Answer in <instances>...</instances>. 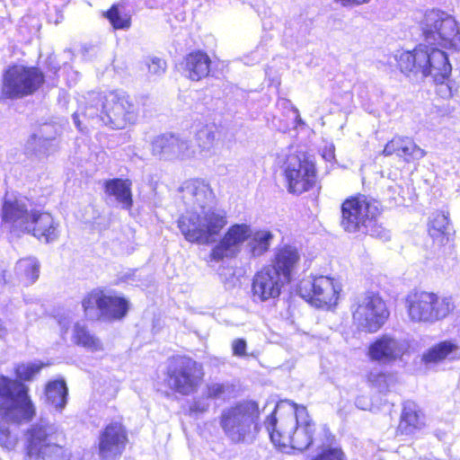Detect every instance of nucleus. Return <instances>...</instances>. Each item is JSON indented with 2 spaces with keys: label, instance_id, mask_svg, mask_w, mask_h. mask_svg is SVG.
Returning a JSON list of instances; mask_svg holds the SVG:
<instances>
[{
  "label": "nucleus",
  "instance_id": "f257e3e1",
  "mask_svg": "<svg viewBox=\"0 0 460 460\" xmlns=\"http://www.w3.org/2000/svg\"><path fill=\"white\" fill-rule=\"evenodd\" d=\"M180 192L185 211L177 225L185 240L203 245L214 243L228 220L225 209L213 206L215 195L208 182L199 178L187 180Z\"/></svg>",
  "mask_w": 460,
  "mask_h": 460
},
{
  "label": "nucleus",
  "instance_id": "f03ea898",
  "mask_svg": "<svg viewBox=\"0 0 460 460\" xmlns=\"http://www.w3.org/2000/svg\"><path fill=\"white\" fill-rule=\"evenodd\" d=\"M271 442L281 451H303L313 442L315 423L304 405L281 401L265 421Z\"/></svg>",
  "mask_w": 460,
  "mask_h": 460
},
{
  "label": "nucleus",
  "instance_id": "7ed1b4c3",
  "mask_svg": "<svg viewBox=\"0 0 460 460\" xmlns=\"http://www.w3.org/2000/svg\"><path fill=\"white\" fill-rule=\"evenodd\" d=\"M397 64L403 73L414 76H431L437 84V93L443 99H449L457 92L456 82L449 79L452 66L445 51L417 46L412 51H398Z\"/></svg>",
  "mask_w": 460,
  "mask_h": 460
},
{
  "label": "nucleus",
  "instance_id": "20e7f679",
  "mask_svg": "<svg viewBox=\"0 0 460 460\" xmlns=\"http://www.w3.org/2000/svg\"><path fill=\"white\" fill-rule=\"evenodd\" d=\"M36 409L28 395V387L22 383L0 376V447L12 451L18 445V436L10 429V424L30 421Z\"/></svg>",
  "mask_w": 460,
  "mask_h": 460
},
{
  "label": "nucleus",
  "instance_id": "39448f33",
  "mask_svg": "<svg viewBox=\"0 0 460 460\" xmlns=\"http://www.w3.org/2000/svg\"><path fill=\"white\" fill-rule=\"evenodd\" d=\"M3 225L13 232L32 234L46 243L58 239L59 224L51 214L37 209H29L28 201L22 196L7 192L2 207Z\"/></svg>",
  "mask_w": 460,
  "mask_h": 460
},
{
  "label": "nucleus",
  "instance_id": "423d86ee",
  "mask_svg": "<svg viewBox=\"0 0 460 460\" xmlns=\"http://www.w3.org/2000/svg\"><path fill=\"white\" fill-rule=\"evenodd\" d=\"M80 115L96 122L100 121L111 128L120 129L136 122L137 110L129 96L123 92L92 93L88 95L84 111L73 116L78 129L83 130Z\"/></svg>",
  "mask_w": 460,
  "mask_h": 460
},
{
  "label": "nucleus",
  "instance_id": "0eeeda50",
  "mask_svg": "<svg viewBox=\"0 0 460 460\" xmlns=\"http://www.w3.org/2000/svg\"><path fill=\"white\" fill-rule=\"evenodd\" d=\"M420 28L424 43L419 46L460 49V23L451 14L438 9L429 10L420 22Z\"/></svg>",
  "mask_w": 460,
  "mask_h": 460
},
{
  "label": "nucleus",
  "instance_id": "6e6552de",
  "mask_svg": "<svg viewBox=\"0 0 460 460\" xmlns=\"http://www.w3.org/2000/svg\"><path fill=\"white\" fill-rule=\"evenodd\" d=\"M260 411L258 404L245 401L225 408L219 416V426L225 436L234 443L252 439L257 431Z\"/></svg>",
  "mask_w": 460,
  "mask_h": 460
},
{
  "label": "nucleus",
  "instance_id": "1a4fd4ad",
  "mask_svg": "<svg viewBox=\"0 0 460 460\" xmlns=\"http://www.w3.org/2000/svg\"><path fill=\"white\" fill-rule=\"evenodd\" d=\"M277 164L283 169L288 190L290 193L301 194L314 185L315 164L306 154L297 152L290 146L288 150L278 154Z\"/></svg>",
  "mask_w": 460,
  "mask_h": 460
},
{
  "label": "nucleus",
  "instance_id": "9d476101",
  "mask_svg": "<svg viewBox=\"0 0 460 460\" xmlns=\"http://www.w3.org/2000/svg\"><path fill=\"white\" fill-rule=\"evenodd\" d=\"M405 308L411 323L431 324L446 318L453 311L454 304L450 297L414 291L407 295Z\"/></svg>",
  "mask_w": 460,
  "mask_h": 460
},
{
  "label": "nucleus",
  "instance_id": "9b49d317",
  "mask_svg": "<svg viewBox=\"0 0 460 460\" xmlns=\"http://www.w3.org/2000/svg\"><path fill=\"white\" fill-rule=\"evenodd\" d=\"M62 432L48 420H40L24 433L25 456L29 460H50L61 455Z\"/></svg>",
  "mask_w": 460,
  "mask_h": 460
},
{
  "label": "nucleus",
  "instance_id": "f8f14e48",
  "mask_svg": "<svg viewBox=\"0 0 460 460\" xmlns=\"http://www.w3.org/2000/svg\"><path fill=\"white\" fill-rule=\"evenodd\" d=\"M168 385L176 393L189 395L200 386L204 370L200 363L189 357H174L167 366Z\"/></svg>",
  "mask_w": 460,
  "mask_h": 460
},
{
  "label": "nucleus",
  "instance_id": "ddd939ff",
  "mask_svg": "<svg viewBox=\"0 0 460 460\" xmlns=\"http://www.w3.org/2000/svg\"><path fill=\"white\" fill-rule=\"evenodd\" d=\"M341 285L330 276H314L299 285L301 296L313 306L330 309L338 304Z\"/></svg>",
  "mask_w": 460,
  "mask_h": 460
},
{
  "label": "nucleus",
  "instance_id": "4468645a",
  "mask_svg": "<svg viewBox=\"0 0 460 460\" xmlns=\"http://www.w3.org/2000/svg\"><path fill=\"white\" fill-rule=\"evenodd\" d=\"M389 316L385 301L377 294L368 292L358 298L352 313L358 329L367 332H377Z\"/></svg>",
  "mask_w": 460,
  "mask_h": 460
},
{
  "label": "nucleus",
  "instance_id": "2eb2a0df",
  "mask_svg": "<svg viewBox=\"0 0 460 460\" xmlns=\"http://www.w3.org/2000/svg\"><path fill=\"white\" fill-rule=\"evenodd\" d=\"M82 305L86 316L91 319L103 317L107 320H119L129 308L124 297L102 290L89 293L82 301Z\"/></svg>",
  "mask_w": 460,
  "mask_h": 460
},
{
  "label": "nucleus",
  "instance_id": "dca6fc26",
  "mask_svg": "<svg viewBox=\"0 0 460 460\" xmlns=\"http://www.w3.org/2000/svg\"><path fill=\"white\" fill-rule=\"evenodd\" d=\"M378 214L377 206L365 196L346 199L341 204V227L349 233L362 231Z\"/></svg>",
  "mask_w": 460,
  "mask_h": 460
},
{
  "label": "nucleus",
  "instance_id": "f3484780",
  "mask_svg": "<svg viewBox=\"0 0 460 460\" xmlns=\"http://www.w3.org/2000/svg\"><path fill=\"white\" fill-rule=\"evenodd\" d=\"M43 74L36 67L13 66L4 75L3 94L18 98L36 91L43 83Z\"/></svg>",
  "mask_w": 460,
  "mask_h": 460
},
{
  "label": "nucleus",
  "instance_id": "a211bd4d",
  "mask_svg": "<svg viewBox=\"0 0 460 460\" xmlns=\"http://www.w3.org/2000/svg\"><path fill=\"white\" fill-rule=\"evenodd\" d=\"M410 348L411 344L407 339L386 333L376 338L368 346L367 356L372 361L390 365L402 360L409 354Z\"/></svg>",
  "mask_w": 460,
  "mask_h": 460
},
{
  "label": "nucleus",
  "instance_id": "6ab92c4d",
  "mask_svg": "<svg viewBox=\"0 0 460 460\" xmlns=\"http://www.w3.org/2000/svg\"><path fill=\"white\" fill-rule=\"evenodd\" d=\"M252 234V226L247 223H236L230 226L218 243L212 248L210 258L219 261L236 257L243 246L247 244Z\"/></svg>",
  "mask_w": 460,
  "mask_h": 460
},
{
  "label": "nucleus",
  "instance_id": "aec40b11",
  "mask_svg": "<svg viewBox=\"0 0 460 460\" xmlns=\"http://www.w3.org/2000/svg\"><path fill=\"white\" fill-rule=\"evenodd\" d=\"M289 282L276 269L269 266L257 272L252 281V293L255 298L266 301L280 295L283 286Z\"/></svg>",
  "mask_w": 460,
  "mask_h": 460
},
{
  "label": "nucleus",
  "instance_id": "412c9836",
  "mask_svg": "<svg viewBox=\"0 0 460 460\" xmlns=\"http://www.w3.org/2000/svg\"><path fill=\"white\" fill-rule=\"evenodd\" d=\"M128 441L127 432L119 422L106 426L99 438V456L102 460H115L119 457Z\"/></svg>",
  "mask_w": 460,
  "mask_h": 460
},
{
  "label": "nucleus",
  "instance_id": "4be33fe9",
  "mask_svg": "<svg viewBox=\"0 0 460 460\" xmlns=\"http://www.w3.org/2000/svg\"><path fill=\"white\" fill-rule=\"evenodd\" d=\"M383 154L385 156L395 155L410 163L420 160L426 155L425 150L420 148L412 139L396 136L385 146Z\"/></svg>",
  "mask_w": 460,
  "mask_h": 460
},
{
  "label": "nucleus",
  "instance_id": "5701e85b",
  "mask_svg": "<svg viewBox=\"0 0 460 460\" xmlns=\"http://www.w3.org/2000/svg\"><path fill=\"white\" fill-rule=\"evenodd\" d=\"M300 261V253L296 247L283 245L275 251L272 264L269 267L274 268L279 274L290 281L292 273L296 270Z\"/></svg>",
  "mask_w": 460,
  "mask_h": 460
},
{
  "label": "nucleus",
  "instance_id": "b1692460",
  "mask_svg": "<svg viewBox=\"0 0 460 460\" xmlns=\"http://www.w3.org/2000/svg\"><path fill=\"white\" fill-rule=\"evenodd\" d=\"M210 64V58L205 52H191L185 57L182 63L183 73L189 79L199 81L208 75Z\"/></svg>",
  "mask_w": 460,
  "mask_h": 460
},
{
  "label": "nucleus",
  "instance_id": "393cba45",
  "mask_svg": "<svg viewBox=\"0 0 460 460\" xmlns=\"http://www.w3.org/2000/svg\"><path fill=\"white\" fill-rule=\"evenodd\" d=\"M71 342L92 353L104 350L102 341L88 327L81 323H75L72 328Z\"/></svg>",
  "mask_w": 460,
  "mask_h": 460
},
{
  "label": "nucleus",
  "instance_id": "a878e982",
  "mask_svg": "<svg viewBox=\"0 0 460 460\" xmlns=\"http://www.w3.org/2000/svg\"><path fill=\"white\" fill-rule=\"evenodd\" d=\"M424 416L414 402H406L401 415L398 431L401 434H413L424 427Z\"/></svg>",
  "mask_w": 460,
  "mask_h": 460
},
{
  "label": "nucleus",
  "instance_id": "bb28decb",
  "mask_svg": "<svg viewBox=\"0 0 460 460\" xmlns=\"http://www.w3.org/2000/svg\"><path fill=\"white\" fill-rule=\"evenodd\" d=\"M252 234L248 238L246 251L252 258H258L265 254L270 248L274 240V234L267 228H256L252 226Z\"/></svg>",
  "mask_w": 460,
  "mask_h": 460
},
{
  "label": "nucleus",
  "instance_id": "cd10ccee",
  "mask_svg": "<svg viewBox=\"0 0 460 460\" xmlns=\"http://www.w3.org/2000/svg\"><path fill=\"white\" fill-rule=\"evenodd\" d=\"M105 192L113 197L125 209L132 207L131 182L128 180L113 179L106 181Z\"/></svg>",
  "mask_w": 460,
  "mask_h": 460
},
{
  "label": "nucleus",
  "instance_id": "c85d7f7f",
  "mask_svg": "<svg viewBox=\"0 0 460 460\" xmlns=\"http://www.w3.org/2000/svg\"><path fill=\"white\" fill-rule=\"evenodd\" d=\"M199 128L195 134V140L198 146V156L205 158L211 155V151L215 146L216 132L214 124H199Z\"/></svg>",
  "mask_w": 460,
  "mask_h": 460
},
{
  "label": "nucleus",
  "instance_id": "c756f323",
  "mask_svg": "<svg viewBox=\"0 0 460 460\" xmlns=\"http://www.w3.org/2000/svg\"><path fill=\"white\" fill-rule=\"evenodd\" d=\"M459 349L458 345L453 341H441L422 354L421 360L425 364L438 363L447 358H454Z\"/></svg>",
  "mask_w": 460,
  "mask_h": 460
},
{
  "label": "nucleus",
  "instance_id": "7c9ffc66",
  "mask_svg": "<svg viewBox=\"0 0 460 460\" xmlns=\"http://www.w3.org/2000/svg\"><path fill=\"white\" fill-rule=\"evenodd\" d=\"M67 387L63 380H55L48 383L45 389L46 402L56 410L62 411L66 404Z\"/></svg>",
  "mask_w": 460,
  "mask_h": 460
},
{
  "label": "nucleus",
  "instance_id": "2f4dec72",
  "mask_svg": "<svg viewBox=\"0 0 460 460\" xmlns=\"http://www.w3.org/2000/svg\"><path fill=\"white\" fill-rule=\"evenodd\" d=\"M429 234L441 244L449 241V221L445 214H433L429 225Z\"/></svg>",
  "mask_w": 460,
  "mask_h": 460
},
{
  "label": "nucleus",
  "instance_id": "473e14b6",
  "mask_svg": "<svg viewBox=\"0 0 460 460\" xmlns=\"http://www.w3.org/2000/svg\"><path fill=\"white\" fill-rule=\"evenodd\" d=\"M172 149V160L190 161L199 159L196 146L189 140L178 136H175Z\"/></svg>",
  "mask_w": 460,
  "mask_h": 460
},
{
  "label": "nucleus",
  "instance_id": "72a5a7b5",
  "mask_svg": "<svg viewBox=\"0 0 460 460\" xmlns=\"http://www.w3.org/2000/svg\"><path fill=\"white\" fill-rule=\"evenodd\" d=\"M175 135H162L156 137L152 142V152L155 155L165 160H172V146Z\"/></svg>",
  "mask_w": 460,
  "mask_h": 460
},
{
  "label": "nucleus",
  "instance_id": "f704fd0d",
  "mask_svg": "<svg viewBox=\"0 0 460 460\" xmlns=\"http://www.w3.org/2000/svg\"><path fill=\"white\" fill-rule=\"evenodd\" d=\"M16 270L28 283H33L39 278V264L34 258L21 260L17 263Z\"/></svg>",
  "mask_w": 460,
  "mask_h": 460
},
{
  "label": "nucleus",
  "instance_id": "c9c22d12",
  "mask_svg": "<svg viewBox=\"0 0 460 460\" xmlns=\"http://www.w3.org/2000/svg\"><path fill=\"white\" fill-rule=\"evenodd\" d=\"M43 367L44 364L40 362L22 363L15 367V373L18 378L30 381L39 374Z\"/></svg>",
  "mask_w": 460,
  "mask_h": 460
},
{
  "label": "nucleus",
  "instance_id": "e433bc0d",
  "mask_svg": "<svg viewBox=\"0 0 460 460\" xmlns=\"http://www.w3.org/2000/svg\"><path fill=\"white\" fill-rule=\"evenodd\" d=\"M107 17L115 29H126L130 25V17L122 13L117 6H113L107 13Z\"/></svg>",
  "mask_w": 460,
  "mask_h": 460
},
{
  "label": "nucleus",
  "instance_id": "4c0bfd02",
  "mask_svg": "<svg viewBox=\"0 0 460 460\" xmlns=\"http://www.w3.org/2000/svg\"><path fill=\"white\" fill-rule=\"evenodd\" d=\"M146 66H147L148 73L154 76H160L166 69L165 61L155 57L148 58L146 60Z\"/></svg>",
  "mask_w": 460,
  "mask_h": 460
},
{
  "label": "nucleus",
  "instance_id": "58836bf2",
  "mask_svg": "<svg viewBox=\"0 0 460 460\" xmlns=\"http://www.w3.org/2000/svg\"><path fill=\"white\" fill-rule=\"evenodd\" d=\"M210 407V403L208 402V398L205 396H200L193 399L191 404L190 405V412L191 414H203L208 411Z\"/></svg>",
  "mask_w": 460,
  "mask_h": 460
},
{
  "label": "nucleus",
  "instance_id": "ea45409f",
  "mask_svg": "<svg viewBox=\"0 0 460 460\" xmlns=\"http://www.w3.org/2000/svg\"><path fill=\"white\" fill-rule=\"evenodd\" d=\"M368 382L378 388L380 391H384L387 388V376L380 371L370 372L367 376Z\"/></svg>",
  "mask_w": 460,
  "mask_h": 460
},
{
  "label": "nucleus",
  "instance_id": "a19ab883",
  "mask_svg": "<svg viewBox=\"0 0 460 460\" xmlns=\"http://www.w3.org/2000/svg\"><path fill=\"white\" fill-rule=\"evenodd\" d=\"M226 393V386L222 384H211L207 386L206 396L208 399H220Z\"/></svg>",
  "mask_w": 460,
  "mask_h": 460
},
{
  "label": "nucleus",
  "instance_id": "79ce46f5",
  "mask_svg": "<svg viewBox=\"0 0 460 460\" xmlns=\"http://www.w3.org/2000/svg\"><path fill=\"white\" fill-rule=\"evenodd\" d=\"M233 355L238 358H245L247 356V344L243 339H234L231 344Z\"/></svg>",
  "mask_w": 460,
  "mask_h": 460
},
{
  "label": "nucleus",
  "instance_id": "37998d69",
  "mask_svg": "<svg viewBox=\"0 0 460 460\" xmlns=\"http://www.w3.org/2000/svg\"><path fill=\"white\" fill-rule=\"evenodd\" d=\"M334 3L343 8H354L363 4H367L373 0H333Z\"/></svg>",
  "mask_w": 460,
  "mask_h": 460
},
{
  "label": "nucleus",
  "instance_id": "c03bdc74",
  "mask_svg": "<svg viewBox=\"0 0 460 460\" xmlns=\"http://www.w3.org/2000/svg\"><path fill=\"white\" fill-rule=\"evenodd\" d=\"M335 148L332 144L326 145L321 151L322 157L327 162H332L335 159Z\"/></svg>",
  "mask_w": 460,
  "mask_h": 460
},
{
  "label": "nucleus",
  "instance_id": "a18cd8bd",
  "mask_svg": "<svg viewBox=\"0 0 460 460\" xmlns=\"http://www.w3.org/2000/svg\"><path fill=\"white\" fill-rule=\"evenodd\" d=\"M58 325L60 326V330L62 334L67 332L70 323H72V317L68 314L61 315L58 319Z\"/></svg>",
  "mask_w": 460,
  "mask_h": 460
},
{
  "label": "nucleus",
  "instance_id": "49530a36",
  "mask_svg": "<svg viewBox=\"0 0 460 460\" xmlns=\"http://www.w3.org/2000/svg\"><path fill=\"white\" fill-rule=\"evenodd\" d=\"M278 105L282 106V107H290L296 115V120L297 124L304 123L302 119L299 116L298 110L296 107H294L288 100L281 99L278 102Z\"/></svg>",
  "mask_w": 460,
  "mask_h": 460
},
{
  "label": "nucleus",
  "instance_id": "de8ad7c7",
  "mask_svg": "<svg viewBox=\"0 0 460 460\" xmlns=\"http://www.w3.org/2000/svg\"><path fill=\"white\" fill-rule=\"evenodd\" d=\"M39 141L40 142L41 147L44 149V152H50L51 147L56 146L55 138L44 139L42 141L40 138Z\"/></svg>",
  "mask_w": 460,
  "mask_h": 460
},
{
  "label": "nucleus",
  "instance_id": "09e8293b",
  "mask_svg": "<svg viewBox=\"0 0 460 460\" xmlns=\"http://www.w3.org/2000/svg\"><path fill=\"white\" fill-rule=\"evenodd\" d=\"M252 55H253V57L252 59H250L249 57H245L243 58L244 64L250 66V65H253L261 60V56L257 52L253 53Z\"/></svg>",
  "mask_w": 460,
  "mask_h": 460
},
{
  "label": "nucleus",
  "instance_id": "8fccbe9b",
  "mask_svg": "<svg viewBox=\"0 0 460 460\" xmlns=\"http://www.w3.org/2000/svg\"><path fill=\"white\" fill-rule=\"evenodd\" d=\"M356 403H357V405H358V407H360L361 409H366L363 405H361V402H360V400H359V399H358V400H357V402H356Z\"/></svg>",
  "mask_w": 460,
  "mask_h": 460
}]
</instances>
